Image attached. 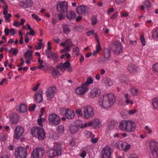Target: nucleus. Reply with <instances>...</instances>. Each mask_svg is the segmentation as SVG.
<instances>
[{
    "label": "nucleus",
    "mask_w": 158,
    "mask_h": 158,
    "mask_svg": "<svg viewBox=\"0 0 158 158\" xmlns=\"http://www.w3.org/2000/svg\"><path fill=\"white\" fill-rule=\"evenodd\" d=\"M116 97L113 94L104 95L100 98L99 101V105L104 108H109L115 102Z\"/></svg>",
    "instance_id": "nucleus-1"
},
{
    "label": "nucleus",
    "mask_w": 158,
    "mask_h": 158,
    "mask_svg": "<svg viewBox=\"0 0 158 158\" xmlns=\"http://www.w3.org/2000/svg\"><path fill=\"white\" fill-rule=\"evenodd\" d=\"M31 134L33 136L37 138L39 140H43L46 137L45 133L43 129L37 127L31 128Z\"/></svg>",
    "instance_id": "nucleus-2"
},
{
    "label": "nucleus",
    "mask_w": 158,
    "mask_h": 158,
    "mask_svg": "<svg viewBox=\"0 0 158 158\" xmlns=\"http://www.w3.org/2000/svg\"><path fill=\"white\" fill-rule=\"evenodd\" d=\"M61 146L59 144H55L52 149L48 150L47 152V156L53 157L59 156L61 154Z\"/></svg>",
    "instance_id": "nucleus-3"
},
{
    "label": "nucleus",
    "mask_w": 158,
    "mask_h": 158,
    "mask_svg": "<svg viewBox=\"0 0 158 158\" xmlns=\"http://www.w3.org/2000/svg\"><path fill=\"white\" fill-rule=\"evenodd\" d=\"M83 118L85 119H89L94 116L93 108L91 106H87L82 108Z\"/></svg>",
    "instance_id": "nucleus-4"
},
{
    "label": "nucleus",
    "mask_w": 158,
    "mask_h": 158,
    "mask_svg": "<svg viewBox=\"0 0 158 158\" xmlns=\"http://www.w3.org/2000/svg\"><path fill=\"white\" fill-rule=\"evenodd\" d=\"M27 153L24 148L19 146L15 149L14 154L16 158H26Z\"/></svg>",
    "instance_id": "nucleus-5"
},
{
    "label": "nucleus",
    "mask_w": 158,
    "mask_h": 158,
    "mask_svg": "<svg viewBox=\"0 0 158 158\" xmlns=\"http://www.w3.org/2000/svg\"><path fill=\"white\" fill-rule=\"evenodd\" d=\"M45 153V151L42 147L35 148L32 151L31 156V158H42Z\"/></svg>",
    "instance_id": "nucleus-6"
},
{
    "label": "nucleus",
    "mask_w": 158,
    "mask_h": 158,
    "mask_svg": "<svg viewBox=\"0 0 158 158\" xmlns=\"http://www.w3.org/2000/svg\"><path fill=\"white\" fill-rule=\"evenodd\" d=\"M112 152V149L106 146L103 148L101 152V158H112L111 155Z\"/></svg>",
    "instance_id": "nucleus-7"
},
{
    "label": "nucleus",
    "mask_w": 158,
    "mask_h": 158,
    "mask_svg": "<svg viewBox=\"0 0 158 158\" xmlns=\"http://www.w3.org/2000/svg\"><path fill=\"white\" fill-rule=\"evenodd\" d=\"M48 119L49 122L55 125L59 124L60 122V119L59 116L55 114L49 115Z\"/></svg>",
    "instance_id": "nucleus-8"
},
{
    "label": "nucleus",
    "mask_w": 158,
    "mask_h": 158,
    "mask_svg": "<svg viewBox=\"0 0 158 158\" xmlns=\"http://www.w3.org/2000/svg\"><path fill=\"white\" fill-rule=\"evenodd\" d=\"M24 132V128L20 126H18L15 129L14 137L15 139H19L22 135Z\"/></svg>",
    "instance_id": "nucleus-9"
},
{
    "label": "nucleus",
    "mask_w": 158,
    "mask_h": 158,
    "mask_svg": "<svg viewBox=\"0 0 158 158\" xmlns=\"http://www.w3.org/2000/svg\"><path fill=\"white\" fill-rule=\"evenodd\" d=\"M111 49L114 52V53L118 54L122 49V47L121 44L118 41L115 42L111 44Z\"/></svg>",
    "instance_id": "nucleus-10"
},
{
    "label": "nucleus",
    "mask_w": 158,
    "mask_h": 158,
    "mask_svg": "<svg viewBox=\"0 0 158 158\" xmlns=\"http://www.w3.org/2000/svg\"><path fill=\"white\" fill-rule=\"evenodd\" d=\"M59 12L63 13L68 10V4L66 2H63L59 4L56 7Z\"/></svg>",
    "instance_id": "nucleus-11"
},
{
    "label": "nucleus",
    "mask_w": 158,
    "mask_h": 158,
    "mask_svg": "<svg viewBox=\"0 0 158 158\" xmlns=\"http://www.w3.org/2000/svg\"><path fill=\"white\" fill-rule=\"evenodd\" d=\"M118 148L121 150H124L125 151L128 150L131 148V145L127 144L125 141H120L118 143Z\"/></svg>",
    "instance_id": "nucleus-12"
},
{
    "label": "nucleus",
    "mask_w": 158,
    "mask_h": 158,
    "mask_svg": "<svg viewBox=\"0 0 158 158\" xmlns=\"http://www.w3.org/2000/svg\"><path fill=\"white\" fill-rule=\"evenodd\" d=\"M126 130V132H133L135 131L136 125L135 123L131 120H127Z\"/></svg>",
    "instance_id": "nucleus-13"
},
{
    "label": "nucleus",
    "mask_w": 158,
    "mask_h": 158,
    "mask_svg": "<svg viewBox=\"0 0 158 158\" xmlns=\"http://www.w3.org/2000/svg\"><path fill=\"white\" fill-rule=\"evenodd\" d=\"M45 54L48 58L52 59L54 62H57L59 60L58 54L55 52L47 51Z\"/></svg>",
    "instance_id": "nucleus-14"
},
{
    "label": "nucleus",
    "mask_w": 158,
    "mask_h": 158,
    "mask_svg": "<svg viewBox=\"0 0 158 158\" xmlns=\"http://www.w3.org/2000/svg\"><path fill=\"white\" fill-rule=\"evenodd\" d=\"M70 64L69 60H67L64 63H60L59 65L56 66V68H68L67 69V71L68 72H71L72 70V68L71 67H70Z\"/></svg>",
    "instance_id": "nucleus-15"
},
{
    "label": "nucleus",
    "mask_w": 158,
    "mask_h": 158,
    "mask_svg": "<svg viewBox=\"0 0 158 158\" xmlns=\"http://www.w3.org/2000/svg\"><path fill=\"white\" fill-rule=\"evenodd\" d=\"M77 11L79 14L85 15L88 12V8L85 5L80 6L78 7Z\"/></svg>",
    "instance_id": "nucleus-16"
},
{
    "label": "nucleus",
    "mask_w": 158,
    "mask_h": 158,
    "mask_svg": "<svg viewBox=\"0 0 158 158\" xmlns=\"http://www.w3.org/2000/svg\"><path fill=\"white\" fill-rule=\"evenodd\" d=\"M88 90V87L85 86L83 84L81 86L78 87L76 89L75 92L77 94L81 95L84 94Z\"/></svg>",
    "instance_id": "nucleus-17"
},
{
    "label": "nucleus",
    "mask_w": 158,
    "mask_h": 158,
    "mask_svg": "<svg viewBox=\"0 0 158 158\" xmlns=\"http://www.w3.org/2000/svg\"><path fill=\"white\" fill-rule=\"evenodd\" d=\"M56 90L55 87H49L47 90V96L49 98H52L55 94Z\"/></svg>",
    "instance_id": "nucleus-18"
},
{
    "label": "nucleus",
    "mask_w": 158,
    "mask_h": 158,
    "mask_svg": "<svg viewBox=\"0 0 158 158\" xmlns=\"http://www.w3.org/2000/svg\"><path fill=\"white\" fill-rule=\"evenodd\" d=\"M43 92L42 89H40L37 92H36L35 95V99L36 102L38 103L41 102L43 98L42 95Z\"/></svg>",
    "instance_id": "nucleus-19"
},
{
    "label": "nucleus",
    "mask_w": 158,
    "mask_h": 158,
    "mask_svg": "<svg viewBox=\"0 0 158 158\" xmlns=\"http://www.w3.org/2000/svg\"><path fill=\"white\" fill-rule=\"evenodd\" d=\"M33 4L32 0H23L20 2V5L24 8H28L31 6Z\"/></svg>",
    "instance_id": "nucleus-20"
},
{
    "label": "nucleus",
    "mask_w": 158,
    "mask_h": 158,
    "mask_svg": "<svg viewBox=\"0 0 158 158\" xmlns=\"http://www.w3.org/2000/svg\"><path fill=\"white\" fill-rule=\"evenodd\" d=\"M150 150L151 151L152 155L153 152H156L158 149V143L155 141H152L150 143Z\"/></svg>",
    "instance_id": "nucleus-21"
},
{
    "label": "nucleus",
    "mask_w": 158,
    "mask_h": 158,
    "mask_svg": "<svg viewBox=\"0 0 158 158\" xmlns=\"http://www.w3.org/2000/svg\"><path fill=\"white\" fill-rule=\"evenodd\" d=\"M138 68L135 65L131 64L128 66L127 69L129 72L132 73H134L137 72Z\"/></svg>",
    "instance_id": "nucleus-22"
},
{
    "label": "nucleus",
    "mask_w": 158,
    "mask_h": 158,
    "mask_svg": "<svg viewBox=\"0 0 158 158\" xmlns=\"http://www.w3.org/2000/svg\"><path fill=\"white\" fill-rule=\"evenodd\" d=\"M100 93L99 89L94 88L91 91L90 96L92 98L98 97L99 96Z\"/></svg>",
    "instance_id": "nucleus-23"
},
{
    "label": "nucleus",
    "mask_w": 158,
    "mask_h": 158,
    "mask_svg": "<svg viewBox=\"0 0 158 158\" xmlns=\"http://www.w3.org/2000/svg\"><path fill=\"white\" fill-rule=\"evenodd\" d=\"M127 120H123L119 123L118 126L119 129L121 131H125L126 130Z\"/></svg>",
    "instance_id": "nucleus-24"
},
{
    "label": "nucleus",
    "mask_w": 158,
    "mask_h": 158,
    "mask_svg": "<svg viewBox=\"0 0 158 158\" xmlns=\"http://www.w3.org/2000/svg\"><path fill=\"white\" fill-rule=\"evenodd\" d=\"M66 16L68 20L71 21L76 17V14L74 11H69L67 12Z\"/></svg>",
    "instance_id": "nucleus-25"
},
{
    "label": "nucleus",
    "mask_w": 158,
    "mask_h": 158,
    "mask_svg": "<svg viewBox=\"0 0 158 158\" xmlns=\"http://www.w3.org/2000/svg\"><path fill=\"white\" fill-rule=\"evenodd\" d=\"M65 116L67 118L71 119L74 118L75 114L73 110L67 109Z\"/></svg>",
    "instance_id": "nucleus-26"
},
{
    "label": "nucleus",
    "mask_w": 158,
    "mask_h": 158,
    "mask_svg": "<svg viewBox=\"0 0 158 158\" xmlns=\"http://www.w3.org/2000/svg\"><path fill=\"white\" fill-rule=\"evenodd\" d=\"M116 124V121L114 120H110L107 123V127L110 130H113L115 127Z\"/></svg>",
    "instance_id": "nucleus-27"
},
{
    "label": "nucleus",
    "mask_w": 158,
    "mask_h": 158,
    "mask_svg": "<svg viewBox=\"0 0 158 158\" xmlns=\"http://www.w3.org/2000/svg\"><path fill=\"white\" fill-rule=\"evenodd\" d=\"M18 111L19 113H24L27 110V106L24 104H20L17 106Z\"/></svg>",
    "instance_id": "nucleus-28"
},
{
    "label": "nucleus",
    "mask_w": 158,
    "mask_h": 158,
    "mask_svg": "<svg viewBox=\"0 0 158 158\" xmlns=\"http://www.w3.org/2000/svg\"><path fill=\"white\" fill-rule=\"evenodd\" d=\"M102 80L107 86H110L112 85V81L110 78L103 76L102 77Z\"/></svg>",
    "instance_id": "nucleus-29"
},
{
    "label": "nucleus",
    "mask_w": 158,
    "mask_h": 158,
    "mask_svg": "<svg viewBox=\"0 0 158 158\" xmlns=\"http://www.w3.org/2000/svg\"><path fill=\"white\" fill-rule=\"evenodd\" d=\"M10 120L12 123L17 124L18 122V117L17 114H13L11 117Z\"/></svg>",
    "instance_id": "nucleus-30"
},
{
    "label": "nucleus",
    "mask_w": 158,
    "mask_h": 158,
    "mask_svg": "<svg viewBox=\"0 0 158 158\" xmlns=\"http://www.w3.org/2000/svg\"><path fill=\"white\" fill-rule=\"evenodd\" d=\"M64 32L65 34H68L70 31L71 30L68 24H64L62 26Z\"/></svg>",
    "instance_id": "nucleus-31"
},
{
    "label": "nucleus",
    "mask_w": 158,
    "mask_h": 158,
    "mask_svg": "<svg viewBox=\"0 0 158 158\" xmlns=\"http://www.w3.org/2000/svg\"><path fill=\"white\" fill-rule=\"evenodd\" d=\"M69 130L71 133L74 134L78 131V126L76 125H72L69 127Z\"/></svg>",
    "instance_id": "nucleus-32"
},
{
    "label": "nucleus",
    "mask_w": 158,
    "mask_h": 158,
    "mask_svg": "<svg viewBox=\"0 0 158 158\" xmlns=\"http://www.w3.org/2000/svg\"><path fill=\"white\" fill-rule=\"evenodd\" d=\"M98 44L96 46V50L95 51H94L93 53V55L95 56L97 54L99 53L101 49V44L99 41H98Z\"/></svg>",
    "instance_id": "nucleus-33"
},
{
    "label": "nucleus",
    "mask_w": 158,
    "mask_h": 158,
    "mask_svg": "<svg viewBox=\"0 0 158 158\" xmlns=\"http://www.w3.org/2000/svg\"><path fill=\"white\" fill-rule=\"evenodd\" d=\"M152 104L155 109H158V97H156L152 99Z\"/></svg>",
    "instance_id": "nucleus-34"
},
{
    "label": "nucleus",
    "mask_w": 158,
    "mask_h": 158,
    "mask_svg": "<svg viewBox=\"0 0 158 158\" xmlns=\"http://www.w3.org/2000/svg\"><path fill=\"white\" fill-rule=\"evenodd\" d=\"M87 134L90 136L91 138V141L94 143H97L98 141V139L97 138H94V135H92V133L88 131L87 132Z\"/></svg>",
    "instance_id": "nucleus-35"
},
{
    "label": "nucleus",
    "mask_w": 158,
    "mask_h": 158,
    "mask_svg": "<svg viewBox=\"0 0 158 158\" xmlns=\"http://www.w3.org/2000/svg\"><path fill=\"white\" fill-rule=\"evenodd\" d=\"M58 69H54L52 73V76L55 78L57 77L58 74L60 75V74L59 73V71L58 70Z\"/></svg>",
    "instance_id": "nucleus-36"
},
{
    "label": "nucleus",
    "mask_w": 158,
    "mask_h": 158,
    "mask_svg": "<svg viewBox=\"0 0 158 158\" xmlns=\"http://www.w3.org/2000/svg\"><path fill=\"white\" fill-rule=\"evenodd\" d=\"M57 132L59 134H62L64 132V127L63 125H60L57 129Z\"/></svg>",
    "instance_id": "nucleus-37"
},
{
    "label": "nucleus",
    "mask_w": 158,
    "mask_h": 158,
    "mask_svg": "<svg viewBox=\"0 0 158 158\" xmlns=\"http://www.w3.org/2000/svg\"><path fill=\"white\" fill-rule=\"evenodd\" d=\"M32 51L30 50H28L24 54V57L27 59L30 58L32 56Z\"/></svg>",
    "instance_id": "nucleus-38"
},
{
    "label": "nucleus",
    "mask_w": 158,
    "mask_h": 158,
    "mask_svg": "<svg viewBox=\"0 0 158 158\" xmlns=\"http://www.w3.org/2000/svg\"><path fill=\"white\" fill-rule=\"evenodd\" d=\"M92 120L93 127L96 128L99 125L100 122L98 119H96Z\"/></svg>",
    "instance_id": "nucleus-39"
},
{
    "label": "nucleus",
    "mask_w": 158,
    "mask_h": 158,
    "mask_svg": "<svg viewBox=\"0 0 158 158\" xmlns=\"http://www.w3.org/2000/svg\"><path fill=\"white\" fill-rule=\"evenodd\" d=\"M93 82V79L90 77H89L86 80V81L85 82L83 85L88 87L90 84H92Z\"/></svg>",
    "instance_id": "nucleus-40"
},
{
    "label": "nucleus",
    "mask_w": 158,
    "mask_h": 158,
    "mask_svg": "<svg viewBox=\"0 0 158 158\" xmlns=\"http://www.w3.org/2000/svg\"><path fill=\"white\" fill-rule=\"evenodd\" d=\"M98 21V19H97L96 16H92L91 17V23L93 25H95Z\"/></svg>",
    "instance_id": "nucleus-41"
},
{
    "label": "nucleus",
    "mask_w": 158,
    "mask_h": 158,
    "mask_svg": "<svg viewBox=\"0 0 158 158\" xmlns=\"http://www.w3.org/2000/svg\"><path fill=\"white\" fill-rule=\"evenodd\" d=\"M152 38L154 40L158 38V29L152 33Z\"/></svg>",
    "instance_id": "nucleus-42"
},
{
    "label": "nucleus",
    "mask_w": 158,
    "mask_h": 158,
    "mask_svg": "<svg viewBox=\"0 0 158 158\" xmlns=\"http://www.w3.org/2000/svg\"><path fill=\"white\" fill-rule=\"evenodd\" d=\"M76 113L79 116H82L83 117V112L82 111V108L81 109H77L76 111Z\"/></svg>",
    "instance_id": "nucleus-43"
},
{
    "label": "nucleus",
    "mask_w": 158,
    "mask_h": 158,
    "mask_svg": "<svg viewBox=\"0 0 158 158\" xmlns=\"http://www.w3.org/2000/svg\"><path fill=\"white\" fill-rule=\"evenodd\" d=\"M11 52H12L14 55H16L17 54L18 52V50L17 48H11L9 51V53Z\"/></svg>",
    "instance_id": "nucleus-44"
},
{
    "label": "nucleus",
    "mask_w": 158,
    "mask_h": 158,
    "mask_svg": "<svg viewBox=\"0 0 158 158\" xmlns=\"http://www.w3.org/2000/svg\"><path fill=\"white\" fill-rule=\"evenodd\" d=\"M152 70L155 73H158V63L154 64L152 67Z\"/></svg>",
    "instance_id": "nucleus-45"
},
{
    "label": "nucleus",
    "mask_w": 158,
    "mask_h": 158,
    "mask_svg": "<svg viewBox=\"0 0 158 158\" xmlns=\"http://www.w3.org/2000/svg\"><path fill=\"white\" fill-rule=\"evenodd\" d=\"M110 56V51L109 49L105 51L104 52V56L105 58L108 59L109 58Z\"/></svg>",
    "instance_id": "nucleus-46"
},
{
    "label": "nucleus",
    "mask_w": 158,
    "mask_h": 158,
    "mask_svg": "<svg viewBox=\"0 0 158 158\" xmlns=\"http://www.w3.org/2000/svg\"><path fill=\"white\" fill-rule=\"evenodd\" d=\"M67 110V109L65 108H61L60 110V114L63 115H65L66 112Z\"/></svg>",
    "instance_id": "nucleus-47"
},
{
    "label": "nucleus",
    "mask_w": 158,
    "mask_h": 158,
    "mask_svg": "<svg viewBox=\"0 0 158 158\" xmlns=\"http://www.w3.org/2000/svg\"><path fill=\"white\" fill-rule=\"evenodd\" d=\"M140 40L141 41L142 45L143 46H145V39L143 35H141L140 37Z\"/></svg>",
    "instance_id": "nucleus-48"
},
{
    "label": "nucleus",
    "mask_w": 158,
    "mask_h": 158,
    "mask_svg": "<svg viewBox=\"0 0 158 158\" xmlns=\"http://www.w3.org/2000/svg\"><path fill=\"white\" fill-rule=\"evenodd\" d=\"M138 90L136 89H132L131 91L133 95H137L138 93Z\"/></svg>",
    "instance_id": "nucleus-49"
},
{
    "label": "nucleus",
    "mask_w": 158,
    "mask_h": 158,
    "mask_svg": "<svg viewBox=\"0 0 158 158\" xmlns=\"http://www.w3.org/2000/svg\"><path fill=\"white\" fill-rule=\"evenodd\" d=\"M32 17L35 19L37 21L39 22L41 20V19L38 17V16L35 14H32L31 15Z\"/></svg>",
    "instance_id": "nucleus-50"
},
{
    "label": "nucleus",
    "mask_w": 158,
    "mask_h": 158,
    "mask_svg": "<svg viewBox=\"0 0 158 158\" xmlns=\"http://www.w3.org/2000/svg\"><path fill=\"white\" fill-rule=\"evenodd\" d=\"M73 46L74 45L73 44H70L69 45H67V46L64 48V49L65 51L67 52L69 51L70 50V48Z\"/></svg>",
    "instance_id": "nucleus-51"
},
{
    "label": "nucleus",
    "mask_w": 158,
    "mask_h": 158,
    "mask_svg": "<svg viewBox=\"0 0 158 158\" xmlns=\"http://www.w3.org/2000/svg\"><path fill=\"white\" fill-rule=\"evenodd\" d=\"M11 16V15L10 14H7V15H5L4 16L6 20L8 22H10V20L9 19Z\"/></svg>",
    "instance_id": "nucleus-52"
},
{
    "label": "nucleus",
    "mask_w": 158,
    "mask_h": 158,
    "mask_svg": "<svg viewBox=\"0 0 158 158\" xmlns=\"http://www.w3.org/2000/svg\"><path fill=\"white\" fill-rule=\"evenodd\" d=\"M144 4L147 8H150L151 6L150 2L148 0H147L144 2Z\"/></svg>",
    "instance_id": "nucleus-53"
},
{
    "label": "nucleus",
    "mask_w": 158,
    "mask_h": 158,
    "mask_svg": "<svg viewBox=\"0 0 158 158\" xmlns=\"http://www.w3.org/2000/svg\"><path fill=\"white\" fill-rule=\"evenodd\" d=\"M58 19L60 20H62L65 18V16L64 15L61 14H58L57 15Z\"/></svg>",
    "instance_id": "nucleus-54"
},
{
    "label": "nucleus",
    "mask_w": 158,
    "mask_h": 158,
    "mask_svg": "<svg viewBox=\"0 0 158 158\" xmlns=\"http://www.w3.org/2000/svg\"><path fill=\"white\" fill-rule=\"evenodd\" d=\"M137 110L134 109L133 110H130L128 111V113L129 114L133 115L137 112Z\"/></svg>",
    "instance_id": "nucleus-55"
},
{
    "label": "nucleus",
    "mask_w": 158,
    "mask_h": 158,
    "mask_svg": "<svg viewBox=\"0 0 158 158\" xmlns=\"http://www.w3.org/2000/svg\"><path fill=\"white\" fill-rule=\"evenodd\" d=\"M152 155L153 158H158V149Z\"/></svg>",
    "instance_id": "nucleus-56"
},
{
    "label": "nucleus",
    "mask_w": 158,
    "mask_h": 158,
    "mask_svg": "<svg viewBox=\"0 0 158 158\" xmlns=\"http://www.w3.org/2000/svg\"><path fill=\"white\" fill-rule=\"evenodd\" d=\"M37 122L39 126L42 127L43 126L42 124L43 120H42V118H40L39 119H38Z\"/></svg>",
    "instance_id": "nucleus-57"
},
{
    "label": "nucleus",
    "mask_w": 158,
    "mask_h": 158,
    "mask_svg": "<svg viewBox=\"0 0 158 158\" xmlns=\"http://www.w3.org/2000/svg\"><path fill=\"white\" fill-rule=\"evenodd\" d=\"M118 12H116L114 13L110 17V19H116L117 16H118Z\"/></svg>",
    "instance_id": "nucleus-58"
},
{
    "label": "nucleus",
    "mask_w": 158,
    "mask_h": 158,
    "mask_svg": "<svg viewBox=\"0 0 158 158\" xmlns=\"http://www.w3.org/2000/svg\"><path fill=\"white\" fill-rule=\"evenodd\" d=\"M10 33L11 35H14L15 34L16 31L14 28H11L10 29Z\"/></svg>",
    "instance_id": "nucleus-59"
},
{
    "label": "nucleus",
    "mask_w": 158,
    "mask_h": 158,
    "mask_svg": "<svg viewBox=\"0 0 158 158\" xmlns=\"http://www.w3.org/2000/svg\"><path fill=\"white\" fill-rule=\"evenodd\" d=\"M36 104H34L32 106H31L29 107V110L30 111H31L32 110L34 111L36 107Z\"/></svg>",
    "instance_id": "nucleus-60"
},
{
    "label": "nucleus",
    "mask_w": 158,
    "mask_h": 158,
    "mask_svg": "<svg viewBox=\"0 0 158 158\" xmlns=\"http://www.w3.org/2000/svg\"><path fill=\"white\" fill-rule=\"evenodd\" d=\"M28 33H27L25 35V42L26 43H27L29 41V38L28 36Z\"/></svg>",
    "instance_id": "nucleus-61"
},
{
    "label": "nucleus",
    "mask_w": 158,
    "mask_h": 158,
    "mask_svg": "<svg viewBox=\"0 0 158 158\" xmlns=\"http://www.w3.org/2000/svg\"><path fill=\"white\" fill-rule=\"evenodd\" d=\"M10 29L9 30L7 28H5L4 29V32L6 35H8L10 32Z\"/></svg>",
    "instance_id": "nucleus-62"
},
{
    "label": "nucleus",
    "mask_w": 158,
    "mask_h": 158,
    "mask_svg": "<svg viewBox=\"0 0 158 158\" xmlns=\"http://www.w3.org/2000/svg\"><path fill=\"white\" fill-rule=\"evenodd\" d=\"M13 26L16 27H19L20 24H19V22L18 21H15L13 23Z\"/></svg>",
    "instance_id": "nucleus-63"
},
{
    "label": "nucleus",
    "mask_w": 158,
    "mask_h": 158,
    "mask_svg": "<svg viewBox=\"0 0 158 158\" xmlns=\"http://www.w3.org/2000/svg\"><path fill=\"white\" fill-rule=\"evenodd\" d=\"M65 44L67 45H69L70 44H73L72 43V41L70 39H67L65 41Z\"/></svg>",
    "instance_id": "nucleus-64"
}]
</instances>
